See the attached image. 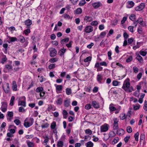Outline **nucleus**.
Instances as JSON below:
<instances>
[{"mask_svg":"<svg viewBox=\"0 0 147 147\" xmlns=\"http://www.w3.org/2000/svg\"><path fill=\"white\" fill-rule=\"evenodd\" d=\"M129 81V78H127L124 81L122 88L126 92H131L133 90V88L132 86L130 87V84Z\"/></svg>","mask_w":147,"mask_h":147,"instance_id":"obj_1","label":"nucleus"},{"mask_svg":"<svg viewBox=\"0 0 147 147\" xmlns=\"http://www.w3.org/2000/svg\"><path fill=\"white\" fill-rule=\"evenodd\" d=\"M34 122V119L32 118H27L24 121V125L26 128L28 127L31 126Z\"/></svg>","mask_w":147,"mask_h":147,"instance_id":"obj_2","label":"nucleus"},{"mask_svg":"<svg viewBox=\"0 0 147 147\" xmlns=\"http://www.w3.org/2000/svg\"><path fill=\"white\" fill-rule=\"evenodd\" d=\"M26 98L24 96L20 97L18 101V105H21L23 107H25L26 106Z\"/></svg>","mask_w":147,"mask_h":147,"instance_id":"obj_3","label":"nucleus"},{"mask_svg":"<svg viewBox=\"0 0 147 147\" xmlns=\"http://www.w3.org/2000/svg\"><path fill=\"white\" fill-rule=\"evenodd\" d=\"M1 104V106L0 109L3 112H5L7 110V103L6 102H2Z\"/></svg>","mask_w":147,"mask_h":147,"instance_id":"obj_4","label":"nucleus"},{"mask_svg":"<svg viewBox=\"0 0 147 147\" xmlns=\"http://www.w3.org/2000/svg\"><path fill=\"white\" fill-rule=\"evenodd\" d=\"M50 51V55L51 57H53L55 56L57 53V51L54 48H51L49 50Z\"/></svg>","mask_w":147,"mask_h":147,"instance_id":"obj_5","label":"nucleus"},{"mask_svg":"<svg viewBox=\"0 0 147 147\" xmlns=\"http://www.w3.org/2000/svg\"><path fill=\"white\" fill-rule=\"evenodd\" d=\"M109 126V125L107 124H105L101 126L100 127L101 132H105L107 131L108 130Z\"/></svg>","mask_w":147,"mask_h":147,"instance_id":"obj_6","label":"nucleus"},{"mask_svg":"<svg viewBox=\"0 0 147 147\" xmlns=\"http://www.w3.org/2000/svg\"><path fill=\"white\" fill-rule=\"evenodd\" d=\"M84 31L86 33H90L93 31V27L91 26H86L85 28Z\"/></svg>","mask_w":147,"mask_h":147,"instance_id":"obj_7","label":"nucleus"},{"mask_svg":"<svg viewBox=\"0 0 147 147\" xmlns=\"http://www.w3.org/2000/svg\"><path fill=\"white\" fill-rule=\"evenodd\" d=\"M5 92L6 93H8L9 91V84L8 83H6L5 85L2 86Z\"/></svg>","mask_w":147,"mask_h":147,"instance_id":"obj_8","label":"nucleus"},{"mask_svg":"<svg viewBox=\"0 0 147 147\" xmlns=\"http://www.w3.org/2000/svg\"><path fill=\"white\" fill-rule=\"evenodd\" d=\"M145 5L144 3H141L140 4L135 8L136 11H140L142 10L145 7Z\"/></svg>","mask_w":147,"mask_h":147,"instance_id":"obj_9","label":"nucleus"},{"mask_svg":"<svg viewBox=\"0 0 147 147\" xmlns=\"http://www.w3.org/2000/svg\"><path fill=\"white\" fill-rule=\"evenodd\" d=\"M118 120L117 118H115L114 120V124H113V129L114 130H117L118 129Z\"/></svg>","mask_w":147,"mask_h":147,"instance_id":"obj_10","label":"nucleus"},{"mask_svg":"<svg viewBox=\"0 0 147 147\" xmlns=\"http://www.w3.org/2000/svg\"><path fill=\"white\" fill-rule=\"evenodd\" d=\"M92 5L95 9H97L102 5V3L98 1L92 3Z\"/></svg>","mask_w":147,"mask_h":147,"instance_id":"obj_11","label":"nucleus"},{"mask_svg":"<svg viewBox=\"0 0 147 147\" xmlns=\"http://www.w3.org/2000/svg\"><path fill=\"white\" fill-rule=\"evenodd\" d=\"M24 23L27 26V28H29L30 27V26L32 24V21L30 19H28L25 21Z\"/></svg>","mask_w":147,"mask_h":147,"instance_id":"obj_12","label":"nucleus"},{"mask_svg":"<svg viewBox=\"0 0 147 147\" xmlns=\"http://www.w3.org/2000/svg\"><path fill=\"white\" fill-rule=\"evenodd\" d=\"M137 56L136 59L138 60L139 63H142L143 60L142 57L139 55V54H136Z\"/></svg>","mask_w":147,"mask_h":147,"instance_id":"obj_13","label":"nucleus"},{"mask_svg":"<svg viewBox=\"0 0 147 147\" xmlns=\"http://www.w3.org/2000/svg\"><path fill=\"white\" fill-rule=\"evenodd\" d=\"M66 51V49H65L64 48L61 49L58 52V54L60 56H62L63 55L64 53H65Z\"/></svg>","mask_w":147,"mask_h":147,"instance_id":"obj_14","label":"nucleus"},{"mask_svg":"<svg viewBox=\"0 0 147 147\" xmlns=\"http://www.w3.org/2000/svg\"><path fill=\"white\" fill-rule=\"evenodd\" d=\"M56 87V90L57 92V91H61L62 90L63 87L62 85H57L56 84H55Z\"/></svg>","mask_w":147,"mask_h":147,"instance_id":"obj_15","label":"nucleus"},{"mask_svg":"<svg viewBox=\"0 0 147 147\" xmlns=\"http://www.w3.org/2000/svg\"><path fill=\"white\" fill-rule=\"evenodd\" d=\"M103 80L102 76L100 74L97 75V80L99 83L101 84V81Z\"/></svg>","mask_w":147,"mask_h":147,"instance_id":"obj_16","label":"nucleus"},{"mask_svg":"<svg viewBox=\"0 0 147 147\" xmlns=\"http://www.w3.org/2000/svg\"><path fill=\"white\" fill-rule=\"evenodd\" d=\"M92 104L93 106L95 109H97L100 107L98 103L96 101H92Z\"/></svg>","mask_w":147,"mask_h":147,"instance_id":"obj_17","label":"nucleus"},{"mask_svg":"<svg viewBox=\"0 0 147 147\" xmlns=\"http://www.w3.org/2000/svg\"><path fill=\"white\" fill-rule=\"evenodd\" d=\"M12 90L14 91H16L17 90V86L16 82L15 81L12 82Z\"/></svg>","mask_w":147,"mask_h":147,"instance_id":"obj_18","label":"nucleus"},{"mask_svg":"<svg viewBox=\"0 0 147 147\" xmlns=\"http://www.w3.org/2000/svg\"><path fill=\"white\" fill-rule=\"evenodd\" d=\"M7 58L5 55H4L3 54L2 55V57L1 58V63L4 64L7 60Z\"/></svg>","mask_w":147,"mask_h":147,"instance_id":"obj_19","label":"nucleus"},{"mask_svg":"<svg viewBox=\"0 0 147 147\" xmlns=\"http://www.w3.org/2000/svg\"><path fill=\"white\" fill-rule=\"evenodd\" d=\"M70 101L69 99H66L64 102V105L66 107H68L70 105Z\"/></svg>","mask_w":147,"mask_h":147,"instance_id":"obj_20","label":"nucleus"},{"mask_svg":"<svg viewBox=\"0 0 147 147\" xmlns=\"http://www.w3.org/2000/svg\"><path fill=\"white\" fill-rule=\"evenodd\" d=\"M128 4L130 6H127V7L128 8H130L132 7L134 5V3L132 1H128L127 2Z\"/></svg>","mask_w":147,"mask_h":147,"instance_id":"obj_21","label":"nucleus"},{"mask_svg":"<svg viewBox=\"0 0 147 147\" xmlns=\"http://www.w3.org/2000/svg\"><path fill=\"white\" fill-rule=\"evenodd\" d=\"M7 115L9 117V118H7V119L11 121V117H12L13 116V113L12 111H8L7 112Z\"/></svg>","mask_w":147,"mask_h":147,"instance_id":"obj_22","label":"nucleus"},{"mask_svg":"<svg viewBox=\"0 0 147 147\" xmlns=\"http://www.w3.org/2000/svg\"><path fill=\"white\" fill-rule=\"evenodd\" d=\"M64 143L63 141L60 140H59L57 144V147H61L63 146Z\"/></svg>","mask_w":147,"mask_h":147,"instance_id":"obj_23","label":"nucleus"},{"mask_svg":"<svg viewBox=\"0 0 147 147\" xmlns=\"http://www.w3.org/2000/svg\"><path fill=\"white\" fill-rule=\"evenodd\" d=\"M117 130V134L119 135H122L124 133V131L122 129H120L119 130Z\"/></svg>","mask_w":147,"mask_h":147,"instance_id":"obj_24","label":"nucleus"},{"mask_svg":"<svg viewBox=\"0 0 147 147\" xmlns=\"http://www.w3.org/2000/svg\"><path fill=\"white\" fill-rule=\"evenodd\" d=\"M93 20L91 16H86L85 17L84 19V20L86 21L87 22H90Z\"/></svg>","mask_w":147,"mask_h":147,"instance_id":"obj_25","label":"nucleus"},{"mask_svg":"<svg viewBox=\"0 0 147 147\" xmlns=\"http://www.w3.org/2000/svg\"><path fill=\"white\" fill-rule=\"evenodd\" d=\"M86 147H93L94 145L93 143L91 141H90L85 144Z\"/></svg>","mask_w":147,"mask_h":147,"instance_id":"obj_26","label":"nucleus"},{"mask_svg":"<svg viewBox=\"0 0 147 147\" xmlns=\"http://www.w3.org/2000/svg\"><path fill=\"white\" fill-rule=\"evenodd\" d=\"M26 142L28 147H34V144L33 143L29 140H27Z\"/></svg>","mask_w":147,"mask_h":147,"instance_id":"obj_27","label":"nucleus"},{"mask_svg":"<svg viewBox=\"0 0 147 147\" xmlns=\"http://www.w3.org/2000/svg\"><path fill=\"white\" fill-rule=\"evenodd\" d=\"M69 40V38L68 37L66 38L65 39H62L61 41V43L62 44H64L68 42Z\"/></svg>","mask_w":147,"mask_h":147,"instance_id":"obj_28","label":"nucleus"},{"mask_svg":"<svg viewBox=\"0 0 147 147\" xmlns=\"http://www.w3.org/2000/svg\"><path fill=\"white\" fill-rule=\"evenodd\" d=\"M63 102V99L61 98H59L56 101V103L58 105H60Z\"/></svg>","mask_w":147,"mask_h":147,"instance_id":"obj_29","label":"nucleus"},{"mask_svg":"<svg viewBox=\"0 0 147 147\" xmlns=\"http://www.w3.org/2000/svg\"><path fill=\"white\" fill-rule=\"evenodd\" d=\"M113 105L112 104H111L109 105V109L110 111H113L116 110V108L112 106Z\"/></svg>","mask_w":147,"mask_h":147,"instance_id":"obj_30","label":"nucleus"},{"mask_svg":"<svg viewBox=\"0 0 147 147\" xmlns=\"http://www.w3.org/2000/svg\"><path fill=\"white\" fill-rule=\"evenodd\" d=\"M75 13L76 14H81L82 12V10L80 8H79L77 9L75 11Z\"/></svg>","mask_w":147,"mask_h":147,"instance_id":"obj_31","label":"nucleus"},{"mask_svg":"<svg viewBox=\"0 0 147 147\" xmlns=\"http://www.w3.org/2000/svg\"><path fill=\"white\" fill-rule=\"evenodd\" d=\"M56 126V122L55 121H53L51 123V128L52 129H55V128Z\"/></svg>","mask_w":147,"mask_h":147,"instance_id":"obj_32","label":"nucleus"},{"mask_svg":"<svg viewBox=\"0 0 147 147\" xmlns=\"http://www.w3.org/2000/svg\"><path fill=\"white\" fill-rule=\"evenodd\" d=\"M116 135L114 131H111L109 133V138H112L114 137Z\"/></svg>","mask_w":147,"mask_h":147,"instance_id":"obj_33","label":"nucleus"},{"mask_svg":"<svg viewBox=\"0 0 147 147\" xmlns=\"http://www.w3.org/2000/svg\"><path fill=\"white\" fill-rule=\"evenodd\" d=\"M58 59L57 58H53L50 59L49 61L51 63H54L58 61Z\"/></svg>","mask_w":147,"mask_h":147,"instance_id":"obj_34","label":"nucleus"},{"mask_svg":"<svg viewBox=\"0 0 147 147\" xmlns=\"http://www.w3.org/2000/svg\"><path fill=\"white\" fill-rule=\"evenodd\" d=\"M139 53L140 55L143 56H145L147 54L146 51H143L142 50L139 51Z\"/></svg>","mask_w":147,"mask_h":147,"instance_id":"obj_35","label":"nucleus"},{"mask_svg":"<svg viewBox=\"0 0 147 147\" xmlns=\"http://www.w3.org/2000/svg\"><path fill=\"white\" fill-rule=\"evenodd\" d=\"M43 90V88L42 87H39L37 88L36 89V91L37 92H40Z\"/></svg>","mask_w":147,"mask_h":147,"instance_id":"obj_36","label":"nucleus"},{"mask_svg":"<svg viewBox=\"0 0 147 147\" xmlns=\"http://www.w3.org/2000/svg\"><path fill=\"white\" fill-rule=\"evenodd\" d=\"M120 119L121 120H124L126 119V114L124 113H122L119 116Z\"/></svg>","mask_w":147,"mask_h":147,"instance_id":"obj_37","label":"nucleus"},{"mask_svg":"<svg viewBox=\"0 0 147 147\" xmlns=\"http://www.w3.org/2000/svg\"><path fill=\"white\" fill-rule=\"evenodd\" d=\"M66 93L67 95H69L71 93V90L70 88H67L65 90Z\"/></svg>","mask_w":147,"mask_h":147,"instance_id":"obj_38","label":"nucleus"},{"mask_svg":"<svg viewBox=\"0 0 147 147\" xmlns=\"http://www.w3.org/2000/svg\"><path fill=\"white\" fill-rule=\"evenodd\" d=\"M15 99V97L13 96H11L10 102V105L11 106H13V102Z\"/></svg>","mask_w":147,"mask_h":147,"instance_id":"obj_39","label":"nucleus"},{"mask_svg":"<svg viewBox=\"0 0 147 147\" xmlns=\"http://www.w3.org/2000/svg\"><path fill=\"white\" fill-rule=\"evenodd\" d=\"M85 133L86 134H89L90 135H91L92 133V131L89 129H87L85 131Z\"/></svg>","mask_w":147,"mask_h":147,"instance_id":"obj_40","label":"nucleus"},{"mask_svg":"<svg viewBox=\"0 0 147 147\" xmlns=\"http://www.w3.org/2000/svg\"><path fill=\"white\" fill-rule=\"evenodd\" d=\"M92 59V57H86L85 59L84 60V62H88L89 61H90Z\"/></svg>","mask_w":147,"mask_h":147,"instance_id":"obj_41","label":"nucleus"},{"mask_svg":"<svg viewBox=\"0 0 147 147\" xmlns=\"http://www.w3.org/2000/svg\"><path fill=\"white\" fill-rule=\"evenodd\" d=\"M135 21H136L137 23H138L140 24V25H142V22H143V20L142 18H139L138 20H135Z\"/></svg>","mask_w":147,"mask_h":147,"instance_id":"obj_42","label":"nucleus"},{"mask_svg":"<svg viewBox=\"0 0 147 147\" xmlns=\"http://www.w3.org/2000/svg\"><path fill=\"white\" fill-rule=\"evenodd\" d=\"M106 34V32H102L100 33V36L102 38H103L105 36Z\"/></svg>","mask_w":147,"mask_h":147,"instance_id":"obj_43","label":"nucleus"},{"mask_svg":"<svg viewBox=\"0 0 147 147\" xmlns=\"http://www.w3.org/2000/svg\"><path fill=\"white\" fill-rule=\"evenodd\" d=\"M24 32L26 35H27L28 34L30 33V30L29 28H28L27 29L25 30Z\"/></svg>","mask_w":147,"mask_h":147,"instance_id":"obj_44","label":"nucleus"},{"mask_svg":"<svg viewBox=\"0 0 147 147\" xmlns=\"http://www.w3.org/2000/svg\"><path fill=\"white\" fill-rule=\"evenodd\" d=\"M5 68L8 70H10L12 69V66L9 65H5Z\"/></svg>","mask_w":147,"mask_h":147,"instance_id":"obj_45","label":"nucleus"},{"mask_svg":"<svg viewBox=\"0 0 147 147\" xmlns=\"http://www.w3.org/2000/svg\"><path fill=\"white\" fill-rule=\"evenodd\" d=\"M136 16L134 14H132L129 17V18L131 20H133L136 19Z\"/></svg>","mask_w":147,"mask_h":147,"instance_id":"obj_46","label":"nucleus"},{"mask_svg":"<svg viewBox=\"0 0 147 147\" xmlns=\"http://www.w3.org/2000/svg\"><path fill=\"white\" fill-rule=\"evenodd\" d=\"M92 106L90 104H86L85 107V108L87 110H89L91 108Z\"/></svg>","mask_w":147,"mask_h":147,"instance_id":"obj_47","label":"nucleus"},{"mask_svg":"<svg viewBox=\"0 0 147 147\" xmlns=\"http://www.w3.org/2000/svg\"><path fill=\"white\" fill-rule=\"evenodd\" d=\"M139 135V133L138 132H137L136 134H135L134 138H135V140L136 141H138V140Z\"/></svg>","mask_w":147,"mask_h":147,"instance_id":"obj_48","label":"nucleus"},{"mask_svg":"<svg viewBox=\"0 0 147 147\" xmlns=\"http://www.w3.org/2000/svg\"><path fill=\"white\" fill-rule=\"evenodd\" d=\"M10 41L11 42H14L17 40V38L15 37H9Z\"/></svg>","mask_w":147,"mask_h":147,"instance_id":"obj_49","label":"nucleus"},{"mask_svg":"<svg viewBox=\"0 0 147 147\" xmlns=\"http://www.w3.org/2000/svg\"><path fill=\"white\" fill-rule=\"evenodd\" d=\"M132 129L130 126H128L127 128V131L129 133H131L132 131Z\"/></svg>","mask_w":147,"mask_h":147,"instance_id":"obj_50","label":"nucleus"},{"mask_svg":"<svg viewBox=\"0 0 147 147\" xmlns=\"http://www.w3.org/2000/svg\"><path fill=\"white\" fill-rule=\"evenodd\" d=\"M73 43V41H70L68 43L66 44V46L68 48H70L72 47V44Z\"/></svg>","mask_w":147,"mask_h":147,"instance_id":"obj_51","label":"nucleus"},{"mask_svg":"<svg viewBox=\"0 0 147 147\" xmlns=\"http://www.w3.org/2000/svg\"><path fill=\"white\" fill-rule=\"evenodd\" d=\"M86 3V2L85 0H82V1H80L79 3V5L80 6H82L84 5Z\"/></svg>","mask_w":147,"mask_h":147,"instance_id":"obj_52","label":"nucleus"},{"mask_svg":"<svg viewBox=\"0 0 147 147\" xmlns=\"http://www.w3.org/2000/svg\"><path fill=\"white\" fill-rule=\"evenodd\" d=\"M142 74L141 72L139 73L137 76V78L138 80H140L142 77Z\"/></svg>","mask_w":147,"mask_h":147,"instance_id":"obj_53","label":"nucleus"},{"mask_svg":"<svg viewBox=\"0 0 147 147\" xmlns=\"http://www.w3.org/2000/svg\"><path fill=\"white\" fill-rule=\"evenodd\" d=\"M55 64H51L49 66V68L50 69H51L55 67Z\"/></svg>","mask_w":147,"mask_h":147,"instance_id":"obj_54","label":"nucleus"},{"mask_svg":"<svg viewBox=\"0 0 147 147\" xmlns=\"http://www.w3.org/2000/svg\"><path fill=\"white\" fill-rule=\"evenodd\" d=\"M133 70L134 72L135 73H136L138 72L139 69L137 67L134 66L133 67Z\"/></svg>","mask_w":147,"mask_h":147,"instance_id":"obj_55","label":"nucleus"},{"mask_svg":"<svg viewBox=\"0 0 147 147\" xmlns=\"http://www.w3.org/2000/svg\"><path fill=\"white\" fill-rule=\"evenodd\" d=\"M134 40V38H128V44H131Z\"/></svg>","mask_w":147,"mask_h":147,"instance_id":"obj_56","label":"nucleus"},{"mask_svg":"<svg viewBox=\"0 0 147 147\" xmlns=\"http://www.w3.org/2000/svg\"><path fill=\"white\" fill-rule=\"evenodd\" d=\"M119 82L116 80H114L112 84L113 86H116L118 85Z\"/></svg>","mask_w":147,"mask_h":147,"instance_id":"obj_57","label":"nucleus"},{"mask_svg":"<svg viewBox=\"0 0 147 147\" xmlns=\"http://www.w3.org/2000/svg\"><path fill=\"white\" fill-rule=\"evenodd\" d=\"M94 37L95 41L96 42L99 41L100 40V38H101L100 35L99 36H98L97 37L95 36Z\"/></svg>","mask_w":147,"mask_h":147,"instance_id":"obj_58","label":"nucleus"},{"mask_svg":"<svg viewBox=\"0 0 147 147\" xmlns=\"http://www.w3.org/2000/svg\"><path fill=\"white\" fill-rule=\"evenodd\" d=\"M63 16L65 19H69L70 18L69 16L67 14H65Z\"/></svg>","mask_w":147,"mask_h":147,"instance_id":"obj_59","label":"nucleus"},{"mask_svg":"<svg viewBox=\"0 0 147 147\" xmlns=\"http://www.w3.org/2000/svg\"><path fill=\"white\" fill-rule=\"evenodd\" d=\"M20 42H21L23 43L25 41V39L23 36H20Z\"/></svg>","mask_w":147,"mask_h":147,"instance_id":"obj_60","label":"nucleus"},{"mask_svg":"<svg viewBox=\"0 0 147 147\" xmlns=\"http://www.w3.org/2000/svg\"><path fill=\"white\" fill-rule=\"evenodd\" d=\"M132 57L131 56H130L126 60V61L127 63L131 61L132 59Z\"/></svg>","mask_w":147,"mask_h":147,"instance_id":"obj_61","label":"nucleus"},{"mask_svg":"<svg viewBox=\"0 0 147 147\" xmlns=\"http://www.w3.org/2000/svg\"><path fill=\"white\" fill-rule=\"evenodd\" d=\"M107 55L109 57V59H111L112 58L111 57V56L112 55L111 52V51H108L107 53Z\"/></svg>","mask_w":147,"mask_h":147,"instance_id":"obj_62","label":"nucleus"},{"mask_svg":"<svg viewBox=\"0 0 147 147\" xmlns=\"http://www.w3.org/2000/svg\"><path fill=\"white\" fill-rule=\"evenodd\" d=\"M49 125V124H48L47 123H45L44 125H42L41 126V127L42 128H45L47 127Z\"/></svg>","mask_w":147,"mask_h":147,"instance_id":"obj_63","label":"nucleus"},{"mask_svg":"<svg viewBox=\"0 0 147 147\" xmlns=\"http://www.w3.org/2000/svg\"><path fill=\"white\" fill-rule=\"evenodd\" d=\"M133 28V26H129L128 27V29L130 32H134Z\"/></svg>","mask_w":147,"mask_h":147,"instance_id":"obj_64","label":"nucleus"}]
</instances>
